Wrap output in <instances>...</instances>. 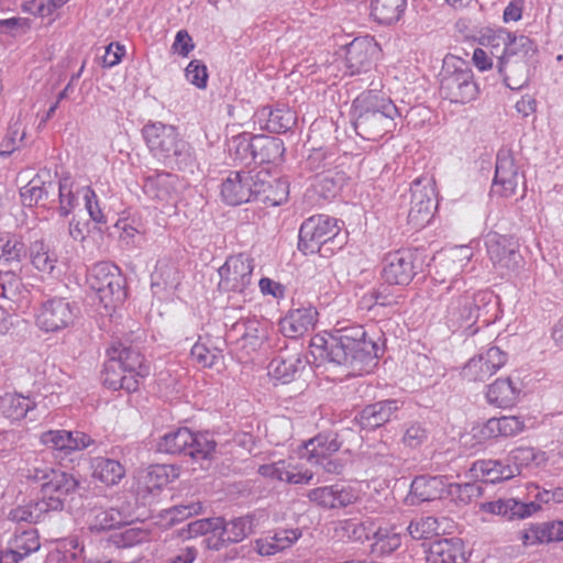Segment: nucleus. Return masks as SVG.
<instances>
[{"mask_svg": "<svg viewBox=\"0 0 563 563\" xmlns=\"http://www.w3.org/2000/svg\"><path fill=\"white\" fill-rule=\"evenodd\" d=\"M311 346L324 352L329 362L347 367L353 374L369 372L376 364L378 346L367 339L362 325L334 329L312 339Z\"/></svg>", "mask_w": 563, "mask_h": 563, "instance_id": "f257e3e1", "label": "nucleus"}, {"mask_svg": "<svg viewBox=\"0 0 563 563\" xmlns=\"http://www.w3.org/2000/svg\"><path fill=\"white\" fill-rule=\"evenodd\" d=\"M352 109L356 133L368 141H377L391 131L394 120L399 115L389 98L373 90L361 93L353 101Z\"/></svg>", "mask_w": 563, "mask_h": 563, "instance_id": "f03ea898", "label": "nucleus"}, {"mask_svg": "<svg viewBox=\"0 0 563 563\" xmlns=\"http://www.w3.org/2000/svg\"><path fill=\"white\" fill-rule=\"evenodd\" d=\"M217 446L209 432H192L186 427L167 432L157 442L159 452L189 456L194 463L206 470L217 456Z\"/></svg>", "mask_w": 563, "mask_h": 563, "instance_id": "7ed1b4c3", "label": "nucleus"}, {"mask_svg": "<svg viewBox=\"0 0 563 563\" xmlns=\"http://www.w3.org/2000/svg\"><path fill=\"white\" fill-rule=\"evenodd\" d=\"M142 135L151 153L159 159L181 165L190 158V145L174 125L148 122L143 126Z\"/></svg>", "mask_w": 563, "mask_h": 563, "instance_id": "20e7f679", "label": "nucleus"}, {"mask_svg": "<svg viewBox=\"0 0 563 563\" xmlns=\"http://www.w3.org/2000/svg\"><path fill=\"white\" fill-rule=\"evenodd\" d=\"M338 221L328 216H313L300 227L298 247L303 253L319 252L322 256L327 252H333V249H341L342 239L338 241L339 235Z\"/></svg>", "mask_w": 563, "mask_h": 563, "instance_id": "39448f33", "label": "nucleus"}, {"mask_svg": "<svg viewBox=\"0 0 563 563\" xmlns=\"http://www.w3.org/2000/svg\"><path fill=\"white\" fill-rule=\"evenodd\" d=\"M24 477L34 483H41V497L58 498L66 503V498L75 494L80 483L73 475L60 468H54L43 461H36L25 470Z\"/></svg>", "mask_w": 563, "mask_h": 563, "instance_id": "423d86ee", "label": "nucleus"}, {"mask_svg": "<svg viewBox=\"0 0 563 563\" xmlns=\"http://www.w3.org/2000/svg\"><path fill=\"white\" fill-rule=\"evenodd\" d=\"M440 77V95L443 98L456 103H466L476 98L478 86L472 69L462 59H455L452 64L444 60Z\"/></svg>", "mask_w": 563, "mask_h": 563, "instance_id": "0eeeda50", "label": "nucleus"}, {"mask_svg": "<svg viewBox=\"0 0 563 563\" xmlns=\"http://www.w3.org/2000/svg\"><path fill=\"white\" fill-rule=\"evenodd\" d=\"M88 284L106 308H115L126 298L124 279L120 269L109 262H100L93 265L88 276Z\"/></svg>", "mask_w": 563, "mask_h": 563, "instance_id": "6e6552de", "label": "nucleus"}, {"mask_svg": "<svg viewBox=\"0 0 563 563\" xmlns=\"http://www.w3.org/2000/svg\"><path fill=\"white\" fill-rule=\"evenodd\" d=\"M534 499L528 503L517 500L515 498L499 499L488 503L485 508L495 515L507 518L508 520L525 519L541 509L542 504L553 501L555 504L563 503V487L553 489H542L534 486Z\"/></svg>", "mask_w": 563, "mask_h": 563, "instance_id": "1a4fd4ad", "label": "nucleus"}, {"mask_svg": "<svg viewBox=\"0 0 563 563\" xmlns=\"http://www.w3.org/2000/svg\"><path fill=\"white\" fill-rule=\"evenodd\" d=\"M526 191V177L519 170L510 150L501 148L497 153L495 177L492 185L493 195L509 198Z\"/></svg>", "mask_w": 563, "mask_h": 563, "instance_id": "9d476101", "label": "nucleus"}, {"mask_svg": "<svg viewBox=\"0 0 563 563\" xmlns=\"http://www.w3.org/2000/svg\"><path fill=\"white\" fill-rule=\"evenodd\" d=\"M78 314L79 307L75 301L52 297L43 301L36 316V324L45 332H58L73 325Z\"/></svg>", "mask_w": 563, "mask_h": 563, "instance_id": "9b49d317", "label": "nucleus"}, {"mask_svg": "<svg viewBox=\"0 0 563 563\" xmlns=\"http://www.w3.org/2000/svg\"><path fill=\"white\" fill-rule=\"evenodd\" d=\"M478 295H470L466 290V283L463 278H454L445 288V292L441 294V300L450 302L448 313L453 321H475L479 314L477 300Z\"/></svg>", "mask_w": 563, "mask_h": 563, "instance_id": "f8f14e48", "label": "nucleus"}, {"mask_svg": "<svg viewBox=\"0 0 563 563\" xmlns=\"http://www.w3.org/2000/svg\"><path fill=\"white\" fill-rule=\"evenodd\" d=\"M253 261L245 254L229 256L225 263L218 269L222 291L243 292L251 284Z\"/></svg>", "mask_w": 563, "mask_h": 563, "instance_id": "ddd939ff", "label": "nucleus"}, {"mask_svg": "<svg viewBox=\"0 0 563 563\" xmlns=\"http://www.w3.org/2000/svg\"><path fill=\"white\" fill-rule=\"evenodd\" d=\"M410 192L411 200L408 222L416 229L423 228L431 220L435 208L431 179L428 177L415 179L411 183Z\"/></svg>", "mask_w": 563, "mask_h": 563, "instance_id": "4468645a", "label": "nucleus"}, {"mask_svg": "<svg viewBox=\"0 0 563 563\" xmlns=\"http://www.w3.org/2000/svg\"><path fill=\"white\" fill-rule=\"evenodd\" d=\"M418 256L410 250H398L384 258L382 276L389 285L406 286L418 273Z\"/></svg>", "mask_w": 563, "mask_h": 563, "instance_id": "2eb2a0df", "label": "nucleus"}, {"mask_svg": "<svg viewBox=\"0 0 563 563\" xmlns=\"http://www.w3.org/2000/svg\"><path fill=\"white\" fill-rule=\"evenodd\" d=\"M487 254L495 267L516 269L522 262L517 239L490 233L486 239Z\"/></svg>", "mask_w": 563, "mask_h": 563, "instance_id": "dca6fc26", "label": "nucleus"}, {"mask_svg": "<svg viewBox=\"0 0 563 563\" xmlns=\"http://www.w3.org/2000/svg\"><path fill=\"white\" fill-rule=\"evenodd\" d=\"M289 195L286 180L273 177L268 172L252 174V200L269 206H279Z\"/></svg>", "mask_w": 563, "mask_h": 563, "instance_id": "f3484780", "label": "nucleus"}, {"mask_svg": "<svg viewBox=\"0 0 563 563\" xmlns=\"http://www.w3.org/2000/svg\"><path fill=\"white\" fill-rule=\"evenodd\" d=\"M507 362V354L497 346L472 357L462 369V376L468 382H485Z\"/></svg>", "mask_w": 563, "mask_h": 563, "instance_id": "a211bd4d", "label": "nucleus"}, {"mask_svg": "<svg viewBox=\"0 0 563 563\" xmlns=\"http://www.w3.org/2000/svg\"><path fill=\"white\" fill-rule=\"evenodd\" d=\"M65 505L58 498L40 497L37 500L12 508L7 518L16 523H37L43 521L51 512L62 511Z\"/></svg>", "mask_w": 563, "mask_h": 563, "instance_id": "6ab92c4d", "label": "nucleus"}, {"mask_svg": "<svg viewBox=\"0 0 563 563\" xmlns=\"http://www.w3.org/2000/svg\"><path fill=\"white\" fill-rule=\"evenodd\" d=\"M377 45L367 37H356L345 46V67L350 75L371 69Z\"/></svg>", "mask_w": 563, "mask_h": 563, "instance_id": "aec40b11", "label": "nucleus"}, {"mask_svg": "<svg viewBox=\"0 0 563 563\" xmlns=\"http://www.w3.org/2000/svg\"><path fill=\"white\" fill-rule=\"evenodd\" d=\"M402 407V401L386 399L365 406L354 418L362 428L374 430L388 422Z\"/></svg>", "mask_w": 563, "mask_h": 563, "instance_id": "412c9836", "label": "nucleus"}, {"mask_svg": "<svg viewBox=\"0 0 563 563\" xmlns=\"http://www.w3.org/2000/svg\"><path fill=\"white\" fill-rule=\"evenodd\" d=\"M41 442L48 449L69 454L88 448L93 440L81 431L49 430L42 433Z\"/></svg>", "mask_w": 563, "mask_h": 563, "instance_id": "4be33fe9", "label": "nucleus"}, {"mask_svg": "<svg viewBox=\"0 0 563 563\" xmlns=\"http://www.w3.org/2000/svg\"><path fill=\"white\" fill-rule=\"evenodd\" d=\"M56 192V184L52 180L49 169H42L25 186L20 189L22 205L33 207L45 203Z\"/></svg>", "mask_w": 563, "mask_h": 563, "instance_id": "5701e85b", "label": "nucleus"}, {"mask_svg": "<svg viewBox=\"0 0 563 563\" xmlns=\"http://www.w3.org/2000/svg\"><path fill=\"white\" fill-rule=\"evenodd\" d=\"M223 200L239 206L252 200V172H231L221 186Z\"/></svg>", "mask_w": 563, "mask_h": 563, "instance_id": "b1692460", "label": "nucleus"}, {"mask_svg": "<svg viewBox=\"0 0 563 563\" xmlns=\"http://www.w3.org/2000/svg\"><path fill=\"white\" fill-rule=\"evenodd\" d=\"M306 367L301 353L296 350L279 352L268 365V373L275 379L287 384L295 379L296 375Z\"/></svg>", "mask_w": 563, "mask_h": 563, "instance_id": "393cba45", "label": "nucleus"}, {"mask_svg": "<svg viewBox=\"0 0 563 563\" xmlns=\"http://www.w3.org/2000/svg\"><path fill=\"white\" fill-rule=\"evenodd\" d=\"M428 563H465L464 543L460 538H442L430 543Z\"/></svg>", "mask_w": 563, "mask_h": 563, "instance_id": "a878e982", "label": "nucleus"}, {"mask_svg": "<svg viewBox=\"0 0 563 563\" xmlns=\"http://www.w3.org/2000/svg\"><path fill=\"white\" fill-rule=\"evenodd\" d=\"M445 493V484L440 476H417L411 485L406 500L410 505H419L442 498Z\"/></svg>", "mask_w": 563, "mask_h": 563, "instance_id": "bb28decb", "label": "nucleus"}, {"mask_svg": "<svg viewBox=\"0 0 563 563\" xmlns=\"http://www.w3.org/2000/svg\"><path fill=\"white\" fill-rule=\"evenodd\" d=\"M536 59L500 58L496 63L499 74L504 78L505 85L511 90H518L525 87L530 77L531 66Z\"/></svg>", "mask_w": 563, "mask_h": 563, "instance_id": "cd10ccee", "label": "nucleus"}, {"mask_svg": "<svg viewBox=\"0 0 563 563\" xmlns=\"http://www.w3.org/2000/svg\"><path fill=\"white\" fill-rule=\"evenodd\" d=\"M310 501L322 508H343L356 500L351 488L339 487V485L318 487L309 490Z\"/></svg>", "mask_w": 563, "mask_h": 563, "instance_id": "c85d7f7f", "label": "nucleus"}, {"mask_svg": "<svg viewBox=\"0 0 563 563\" xmlns=\"http://www.w3.org/2000/svg\"><path fill=\"white\" fill-rule=\"evenodd\" d=\"M178 177L166 172L155 170L144 177L143 190L152 199L168 201L176 194Z\"/></svg>", "mask_w": 563, "mask_h": 563, "instance_id": "c756f323", "label": "nucleus"}, {"mask_svg": "<svg viewBox=\"0 0 563 563\" xmlns=\"http://www.w3.org/2000/svg\"><path fill=\"white\" fill-rule=\"evenodd\" d=\"M27 296L29 290L14 272H0V298L9 302V310L14 311L27 303Z\"/></svg>", "mask_w": 563, "mask_h": 563, "instance_id": "7c9ffc66", "label": "nucleus"}, {"mask_svg": "<svg viewBox=\"0 0 563 563\" xmlns=\"http://www.w3.org/2000/svg\"><path fill=\"white\" fill-rule=\"evenodd\" d=\"M301 536L298 529H280L256 540V551L263 556L290 548Z\"/></svg>", "mask_w": 563, "mask_h": 563, "instance_id": "2f4dec72", "label": "nucleus"}, {"mask_svg": "<svg viewBox=\"0 0 563 563\" xmlns=\"http://www.w3.org/2000/svg\"><path fill=\"white\" fill-rule=\"evenodd\" d=\"M260 121H265V129L271 133H286L296 123V113L289 108L264 107L257 112Z\"/></svg>", "mask_w": 563, "mask_h": 563, "instance_id": "473e14b6", "label": "nucleus"}, {"mask_svg": "<svg viewBox=\"0 0 563 563\" xmlns=\"http://www.w3.org/2000/svg\"><path fill=\"white\" fill-rule=\"evenodd\" d=\"M253 146L255 164H276L285 153L284 142L275 136L255 135Z\"/></svg>", "mask_w": 563, "mask_h": 563, "instance_id": "72a5a7b5", "label": "nucleus"}, {"mask_svg": "<svg viewBox=\"0 0 563 563\" xmlns=\"http://www.w3.org/2000/svg\"><path fill=\"white\" fill-rule=\"evenodd\" d=\"M253 516H244L225 521L221 517L218 537L222 543H238L253 532Z\"/></svg>", "mask_w": 563, "mask_h": 563, "instance_id": "f704fd0d", "label": "nucleus"}, {"mask_svg": "<svg viewBox=\"0 0 563 563\" xmlns=\"http://www.w3.org/2000/svg\"><path fill=\"white\" fill-rule=\"evenodd\" d=\"M108 356L114 357L125 372L141 371L147 368L144 363V356L133 345H125L121 341H113L107 350Z\"/></svg>", "mask_w": 563, "mask_h": 563, "instance_id": "c9c22d12", "label": "nucleus"}, {"mask_svg": "<svg viewBox=\"0 0 563 563\" xmlns=\"http://www.w3.org/2000/svg\"><path fill=\"white\" fill-rule=\"evenodd\" d=\"M520 390L514 385L512 380L496 379L488 386L486 398L489 404L500 408H508L516 404Z\"/></svg>", "mask_w": 563, "mask_h": 563, "instance_id": "e433bc0d", "label": "nucleus"}, {"mask_svg": "<svg viewBox=\"0 0 563 563\" xmlns=\"http://www.w3.org/2000/svg\"><path fill=\"white\" fill-rule=\"evenodd\" d=\"M227 346L223 338L219 336L214 342L196 343L191 349L192 358L203 367H212L222 363V352Z\"/></svg>", "mask_w": 563, "mask_h": 563, "instance_id": "4c0bfd02", "label": "nucleus"}, {"mask_svg": "<svg viewBox=\"0 0 563 563\" xmlns=\"http://www.w3.org/2000/svg\"><path fill=\"white\" fill-rule=\"evenodd\" d=\"M407 0H372L371 16L380 24L397 22L404 14Z\"/></svg>", "mask_w": 563, "mask_h": 563, "instance_id": "58836bf2", "label": "nucleus"}, {"mask_svg": "<svg viewBox=\"0 0 563 563\" xmlns=\"http://www.w3.org/2000/svg\"><path fill=\"white\" fill-rule=\"evenodd\" d=\"M372 538L371 553L377 558L390 555L401 545V537L395 528L379 527Z\"/></svg>", "mask_w": 563, "mask_h": 563, "instance_id": "ea45409f", "label": "nucleus"}, {"mask_svg": "<svg viewBox=\"0 0 563 563\" xmlns=\"http://www.w3.org/2000/svg\"><path fill=\"white\" fill-rule=\"evenodd\" d=\"M34 406L29 397L20 394L8 393L0 397V413L12 421L23 419Z\"/></svg>", "mask_w": 563, "mask_h": 563, "instance_id": "a19ab883", "label": "nucleus"}, {"mask_svg": "<svg viewBox=\"0 0 563 563\" xmlns=\"http://www.w3.org/2000/svg\"><path fill=\"white\" fill-rule=\"evenodd\" d=\"M92 468L93 477L108 486L118 484L125 474L124 466L120 462L101 456L93 459Z\"/></svg>", "mask_w": 563, "mask_h": 563, "instance_id": "79ce46f5", "label": "nucleus"}, {"mask_svg": "<svg viewBox=\"0 0 563 563\" xmlns=\"http://www.w3.org/2000/svg\"><path fill=\"white\" fill-rule=\"evenodd\" d=\"M474 470L479 471L486 482L496 483L512 478L517 472L509 461L482 460L474 464Z\"/></svg>", "mask_w": 563, "mask_h": 563, "instance_id": "37998d69", "label": "nucleus"}, {"mask_svg": "<svg viewBox=\"0 0 563 563\" xmlns=\"http://www.w3.org/2000/svg\"><path fill=\"white\" fill-rule=\"evenodd\" d=\"M128 522V517L117 508L100 509L89 523V530L100 533L107 530L118 529Z\"/></svg>", "mask_w": 563, "mask_h": 563, "instance_id": "c03bdc74", "label": "nucleus"}, {"mask_svg": "<svg viewBox=\"0 0 563 563\" xmlns=\"http://www.w3.org/2000/svg\"><path fill=\"white\" fill-rule=\"evenodd\" d=\"M537 46L525 35L511 34L500 58L536 59Z\"/></svg>", "mask_w": 563, "mask_h": 563, "instance_id": "a18cd8bd", "label": "nucleus"}, {"mask_svg": "<svg viewBox=\"0 0 563 563\" xmlns=\"http://www.w3.org/2000/svg\"><path fill=\"white\" fill-rule=\"evenodd\" d=\"M29 251L31 263L37 271L48 274L54 272L58 257L44 241L33 242Z\"/></svg>", "mask_w": 563, "mask_h": 563, "instance_id": "49530a36", "label": "nucleus"}, {"mask_svg": "<svg viewBox=\"0 0 563 563\" xmlns=\"http://www.w3.org/2000/svg\"><path fill=\"white\" fill-rule=\"evenodd\" d=\"M339 433H320L306 443V450L310 457H321L339 451L342 442Z\"/></svg>", "mask_w": 563, "mask_h": 563, "instance_id": "de8ad7c7", "label": "nucleus"}, {"mask_svg": "<svg viewBox=\"0 0 563 563\" xmlns=\"http://www.w3.org/2000/svg\"><path fill=\"white\" fill-rule=\"evenodd\" d=\"M9 548L14 553L20 554V559H24L30 554L36 552L41 548L40 537L35 529L24 530L21 533H15L9 543Z\"/></svg>", "mask_w": 563, "mask_h": 563, "instance_id": "09e8293b", "label": "nucleus"}, {"mask_svg": "<svg viewBox=\"0 0 563 563\" xmlns=\"http://www.w3.org/2000/svg\"><path fill=\"white\" fill-rule=\"evenodd\" d=\"M254 136L251 133H242L231 139L229 152L234 161L245 164L254 163Z\"/></svg>", "mask_w": 563, "mask_h": 563, "instance_id": "8fccbe9b", "label": "nucleus"}, {"mask_svg": "<svg viewBox=\"0 0 563 563\" xmlns=\"http://www.w3.org/2000/svg\"><path fill=\"white\" fill-rule=\"evenodd\" d=\"M441 529L439 519L433 516L412 519L407 527L408 533L412 539L422 540L438 536Z\"/></svg>", "mask_w": 563, "mask_h": 563, "instance_id": "3c124183", "label": "nucleus"}, {"mask_svg": "<svg viewBox=\"0 0 563 563\" xmlns=\"http://www.w3.org/2000/svg\"><path fill=\"white\" fill-rule=\"evenodd\" d=\"M509 40V32L505 29H487L483 35V45L486 49L495 57L496 63L500 62V57L504 55V47H506Z\"/></svg>", "mask_w": 563, "mask_h": 563, "instance_id": "603ef678", "label": "nucleus"}, {"mask_svg": "<svg viewBox=\"0 0 563 563\" xmlns=\"http://www.w3.org/2000/svg\"><path fill=\"white\" fill-rule=\"evenodd\" d=\"M1 256L0 261L5 263L19 264L24 257H26L27 249L22 240L18 236H10L3 243L0 240Z\"/></svg>", "mask_w": 563, "mask_h": 563, "instance_id": "864d4df0", "label": "nucleus"}, {"mask_svg": "<svg viewBox=\"0 0 563 563\" xmlns=\"http://www.w3.org/2000/svg\"><path fill=\"white\" fill-rule=\"evenodd\" d=\"M218 525H222L221 517L195 520L189 522L186 529H181L179 536L190 539L207 533L218 534Z\"/></svg>", "mask_w": 563, "mask_h": 563, "instance_id": "5fc2aeb1", "label": "nucleus"}, {"mask_svg": "<svg viewBox=\"0 0 563 563\" xmlns=\"http://www.w3.org/2000/svg\"><path fill=\"white\" fill-rule=\"evenodd\" d=\"M123 373H125V371L121 368L120 363H118L114 357L108 356L101 374L103 385L113 390L121 389L122 383L120 382Z\"/></svg>", "mask_w": 563, "mask_h": 563, "instance_id": "6e6d98bb", "label": "nucleus"}, {"mask_svg": "<svg viewBox=\"0 0 563 563\" xmlns=\"http://www.w3.org/2000/svg\"><path fill=\"white\" fill-rule=\"evenodd\" d=\"M450 494L466 505L477 500L483 495V487L477 483L453 484L450 486Z\"/></svg>", "mask_w": 563, "mask_h": 563, "instance_id": "4d7b16f0", "label": "nucleus"}, {"mask_svg": "<svg viewBox=\"0 0 563 563\" xmlns=\"http://www.w3.org/2000/svg\"><path fill=\"white\" fill-rule=\"evenodd\" d=\"M334 153L323 148H313L306 159V167L311 172L320 173L332 166Z\"/></svg>", "mask_w": 563, "mask_h": 563, "instance_id": "13d9d810", "label": "nucleus"}, {"mask_svg": "<svg viewBox=\"0 0 563 563\" xmlns=\"http://www.w3.org/2000/svg\"><path fill=\"white\" fill-rule=\"evenodd\" d=\"M186 79L199 89L207 87L208 70L199 59H192L185 69Z\"/></svg>", "mask_w": 563, "mask_h": 563, "instance_id": "bf43d9fd", "label": "nucleus"}, {"mask_svg": "<svg viewBox=\"0 0 563 563\" xmlns=\"http://www.w3.org/2000/svg\"><path fill=\"white\" fill-rule=\"evenodd\" d=\"M539 536H534L540 542L563 541V521H549L539 523Z\"/></svg>", "mask_w": 563, "mask_h": 563, "instance_id": "052dcab7", "label": "nucleus"}, {"mask_svg": "<svg viewBox=\"0 0 563 563\" xmlns=\"http://www.w3.org/2000/svg\"><path fill=\"white\" fill-rule=\"evenodd\" d=\"M148 477L153 487L159 488L167 485L173 478L177 477V474L173 466L156 464L150 467Z\"/></svg>", "mask_w": 563, "mask_h": 563, "instance_id": "680f3d73", "label": "nucleus"}, {"mask_svg": "<svg viewBox=\"0 0 563 563\" xmlns=\"http://www.w3.org/2000/svg\"><path fill=\"white\" fill-rule=\"evenodd\" d=\"M292 321L302 327L306 332L312 329L317 322L318 311L311 307H301L289 311Z\"/></svg>", "mask_w": 563, "mask_h": 563, "instance_id": "e2e57ef3", "label": "nucleus"}, {"mask_svg": "<svg viewBox=\"0 0 563 563\" xmlns=\"http://www.w3.org/2000/svg\"><path fill=\"white\" fill-rule=\"evenodd\" d=\"M144 539L145 532L136 528H129L112 536V541L118 548H130L141 543Z\"/></svg>", "mask_w": 563, "mask_h": 563, "instance_id": "0e129e2a", "label": "nucleus"}, {"mask_svg": "<svg viewBox=\"0 0 563 563\" xmlns=\"http://www.w3.org/2000/svg\"><path fill=\"white\" fill-rule=\"evenodd\" d=\"M202 509V505L199 500L189 501L187 504L175 505L168 510L170 521H183L194 515H198Z\"/></svg>", "mask_w": 563, "mask_h": 563, "instance_id": "69168bd1", "label": "nucleus"}, {"mask_svg": "<svg viewBox=\"0 0 563 563\" xmlns=\"http://www.w3.org/2000/svg\"><path fill=\"white\" fill-rule=\"evenodd\" d=\"M427 438L428 431L421 424L412 423L406 429L402 443L410 449H417L422 445Z\"/></svg>", "mask_w": 563, "mask_h": 563, "instance_id": "338daca9", "label": "nucleus"}, {"mask_svg": "<svg viewBox=\"0 0 563 563\" xmlns=\"http://www.w3.org/2000/svg\"><path fill=\"white\" fill-rule=\"evenodd\" d=\"M539 456V453L536 452L533 448L529 446H520L510 452L509 462H512L517 467L515 470L518 471L519 466H528L530 463L534 462Z\"/></svg>", "mask_w": 563, "mask_h": 563, "instance_id": "774afa93", "label": "nucleus"}]
</instances>
